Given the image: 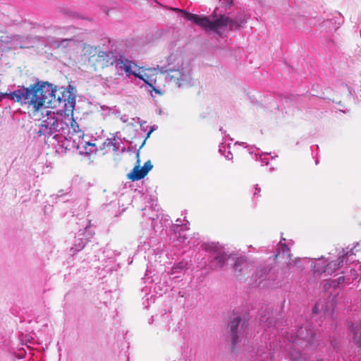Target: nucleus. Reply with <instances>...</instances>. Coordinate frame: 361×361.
<instances>
[{
    "label": "nucleus",
    "instance_id": "nucleus-32",
    "mask_svg": "<svg viewBox=\"0 0 361 361\" xmlns=\"http://www.w3.org/2000/svg\"><path fill=\"white\" fill-rule=\"evenodd\" d=\"M185 229H189V228L187 226L186 224H185Z\"/></svg>",
    "mask_w": 361,
    "mask_h": 361
},
{
    "label": "nucleus",
    "instance_id": "nucleus-29",
    "mask_svg": "<svg viewBox=\"0 0 361 361\" xmlns=\"http://www.w3.org/2000/svg\"><path fill=\"white\" fill-rule=\"evenodd\" d=\"M180 223H181V220H180V219H178L176 220V225H177V226H180Z\"/></svg>",
    "mask_w": 361,
    "mask_h": 361
},
{
    "label": "nucleus",
    "instance_id": "nucleus-33",
    "mask_svg": "<svg viewBox=\"0 0 361 361\" xmlns=\"http://www.w3.org/2000/svg\"><path fill=\"white\" fill-rule=\"evenodd\" d=\"M154 222V219L151 220V223L152 224Z\"/></svg>",
    "mask_w": 361,
    "mask_h": 361
},
{
    "label": "nucleus",
    "instance_id": "nucleus-15",
    "mask_svg": "<svg viewBox=\"0 0 361 361\" xmlns=\"http://www.w3.org/2000/svg\"><path fill=\"white\" fill-rule=\"evenodd\" d=\"M347 281V277L345 276H340L338 278L337 280H334V281H331L330 283H328V285L330 286V287H337L341 283H343L345 281Z\"/></svg>",
    "mask_w": 361,
    "mask_h": 361
},
{
    "label": "nucleus",
    "instance_id": "nucleus-23",
    "mask_svg": "<svg viewBox=\"0 0 361 361\" xmlns=\"http://www.w3.org/2000/svg\"><path fill=\"white\" fill-rule=\"evenodd\" d=\"M224 156L228 160L233 159V154H232V153L230 151H228V153L225 154Z\"/></svg>",
    "mask_w": 361,
    "mask_h": 361
},
{
    "label": "nucleus",
    "instance_id": "nucleus-28",
    "mask_svg": "<svg viewBox=\"0 0 361 361\" xmlns=\"http://www.w3.org/2000/svg\"><path fill=\"white\" fill-rule=\"evenodd\" d=\"M136 156H137V163L139 164V162H140V160H139V151H137Z\"/></svg>",
    "mask_w": 361,
    "mask_h": 361
},
{
    "label": "nucleus",
    "instance_id": "nucleus-16",
    "mask_svg": "<svg viewBox=\"0 0 361 361\" xmlns=\"http://www.w3.org/2000/svg\"><path fill=\"white\" fill-rule=\"evenodd\" d=\"M85 245V242L83 240H80L78 244L75 245V247H73L72 250H74V252H78L81 250Z\"/></svg>",
    "mask_w": 361,
    "mask_h": 361
},
{
    "label": "nucleus",
    "instance_id": "nucleus-17",
    "mask_svg": "<svg viewBox=\"0 0 361 361\" xmlns=\"http://www.w3.org/2000/svg\"><path fill=\"white\" fill-rule=\"evenodd\" d=\"M186 264L184 262H180L173 268V272L174 274L177 272L178 269L183 270L185 268Z\"/></svg>",
    "mask_w": 361,
    "mask_h": 361
},
{
    "label": "nucleus",
    "instance_id": "nucleus-3",
    "mask_svg": "<svg viewBox=\"0 0 361 361\" xmlns=\"http://www.w3.org/2000/svg\"><path fill=\"white\" fill-rule=\"evenodd\" d=\"M172 9L176 12L182 13L185 18L193 22L207 32L212 31L219 33L220 31L224 29H232V27L236 24L232 18L225 15L217 16L216 14H214L211 17H207L190 13L180 8Z\"/></svg>",
    "mask_w": 361,
    "mask_h": 361
},
{
    "label": "nucleus",
    "instance_id": "nucleus-13",
    "mask_svg": "<svg viewBox=\"0 0 361 361\" xmlns=\"http://www.w3.org/2000/svg\"><path fill=\"white\" fill-rule=\"evenodd\" d=\"M240 322V318L237 317L231 322L230 329L232 336V342L233 344H236L238 343V329Z\"/></svg>",
    "mask_w": 361,
    "mask_h": 361
},
{
    "label": "nucleus",
    "instance_id": "nucleus-8",
    "mask_svg": "<svg viewBox=\"0 0 361 361\" xmlns=\"http://www.w3.org/2000/svg\"><path fill=\"white\" fill-rule=\"evenodd\" d=\"M204 247L206 250L217 254L215 259L212 262V267L216 269L221 268L225 264L228 256L219 250V243H212L209 244H205Z\"/></svg>",
    "mask_w": 361,
    "mask_h": 361
},
{
    "label": "nucleus",
    "instance_id": "nucleus-12",
    "mask_svg": "<svg viewBox=\"0 0 361 361\" xmlns=\"http://www.w3.org/2000/svg\"><path fill=\"white\" fill-rule=\"evenodd\" d=\"M152 168L153 165L149 160L146 161L140 168H139V166H137V180L143 178Z\"/></svg>",
    "mask_w": 361,
    "mask_h": 361
},
{
    "label": "nucleus",
    "instance_id": "nucleus-6",
    "mask_svg": "<svg viewBox=\"0 0 361 361\" xmlns=\"http://www.w3.org/2000/svg\"><path fill=\"white\" fill-rule=\"evenodd\" d=\"M126 145H129L128 146V151L131 152L132 148L130 147L129 142L126 140L125 137H122L120 132H116L111 134L110 137L104 142L102 149L106 153L111 151L114 152H118L119 151L123 152L126 149Z\"/></svg>",
    "mask_w": 361,
    "mask_h": 361
},
{
    "label": "nucleus",
    "instance_id": "nucleus-4",
    "mask_svg": "<svg viewBox=\"0 0 361 361\" xmlns=\"http://www.w3.org/2000/svg\"><path fill=\"white\" fill-rule=\"evenodd\" d=\"M160 67L157 66L154 68L139 67L137 68V78L143 81V84L140 85L137 81V85L140 89L149 92L152 97L155 95L162 96L165 93L164 88L157 84V75L160 73Z\"/></svg>",
    "mask_w": 361,
    "mask_h": 361
},
{
    "label": "nucleus",
    "instance_id": "nucleus-1",
    "mask_svg": "<svg viewBox=\"0 0 361 361\" xmlns=\"http://www.w3.org/2000/svg\"><path fill=\"white\" fill-rule=\"evenodd\" d=\"M75 99H68L65 102L63 111L48 110L35 120L40 121L37 134L47 139L61 143L71 140L73 136L77 137L82 135V130L73 118Z\"/></svg>",
    "mask_w": 361,
    "mask_h": 361
},
{
    "label": "nucleus",
    "instance_id": "nucleus-2",
    "mask_svg": "<svg viewBox=\"0 0 361 361\" xmlns=\"http://www.w3.org/2000/svg\"><path fill=\"white\" fill-rule=\"evenodd\" d=\"M56 90L47 82H37L28 87H22L10 92L8 98L27 106L33 119L49 110L48 106L56 101Z\"/></svg>",
    "mask_w": 361,
    "mask_h": 361
},
{
    "label": "nucleus",
    "instance_id": "nucleus-7",
    "mask_svg": "<svg viewBox=\"0 0 361 361\" xmlns=\"http://www.w3.org/2000/svg\"><path fill=\"white\" fill-rule=\"evenodd\" d=\"M84 134L82 132V135L77 137V136H73L71 140L73 143V147H77L79 150L80 154H85L87 155H90L97 152V148L96 145L93 142H90L83 140Z\"/></svg>",
    "mask_w": 361,
    "mask_h": 361
},
{
    "label": "nucleus",
    "instance_id": "nucleus-20",
    "mask_svg": "<svg viewBox=\"0 0 361 361\" xmlns=\"http://www.w3.org/2000/svg\"><path fill=\"white\" fill-rule=\"evenodd\" d=\"M227 147L224 145V144H221L220 146H219V152L222 154H225L226 152V149H227Z\"/></svg>",
    "mask_w": 361,
    "mask_h": 361
},
{
    "label": "nucleus",
    "instance_id": "nucleus-25",
    "mask_svg": "<svg viewBox=\"0 0 361 361\" xmlns=\"http://www.w3.org/2000/svg\"><path fill=\"white\" fill-rule=\"evenodd\" d=\"M290 356L292 357V359L294 360V361H298L299 360V357H296V356H294L293 353H292L290 354Z\"/></svg>",
    "mask_w": 361,
    "mask_h": 361
},
{
    "label": "nucleus",
    "instance_id": "nucleus-19",
    "mask_svg": "<svg viewBox=\"0 0 361 361\" xmlns=\"http://www.w3.org/2000/svg\"><path fill=\"white\" fill-rule=\"evenodd\" d=\"M128 178L133 181L135 180V166H134L131 171L128 174Z\"/></svg>",
    "mask_w": 361,
    "mask_h": 361
},
{
    "label": "nucleus",
    "instance_id": "nucleus-11",
    "mask_svg": "<svg viewBox=\"0 0 361 361\" xmlns=\"http://www.w3.org/2000/svg\"><path fill=\"white\" fill-rule=\"evenodd\" d=\"M156 128L149 126L147 125L146 122L140 123V130L142 131L143 133L141 132H139V136H140L142 138H144V140L140 146V147H142L145 145L146 140L147 138L149 137L151 133L155 130Z\"/></svg>",
    "mask_w": 361,
    "mask_h": 361
},
{
    "label": "nucleus",
    "instance_id": "nucleus-22",
    "mask_svg": "<svg viewBox=\"0 0 361 361\" xmlns=\"http://www.w3.org/2000/svg\"><path fill=\"white\" fill-rule=\"evenodd\" d=\"M243 263V259H239L236 262L234 266L235 270H238V266Z\"/></svg>",
    "mask_w": 361,
    "mask_h": 361
},
{
    "label": "nucleus",
    "instance_id": "nucleus-18",
    "mask_svg": "<svg viewBox=\"0 0 361 361\" xmlns=\"http://www.w3.org/2000/svg\"><path fill=\"white\" fill-rule=\"evenodd\" d=\"M350 274L352 277L348 276L347 277V282L350 283L351 281H353L357 278V271L355 269L350 270Z\"/></svg>",
    "mask_w": 361,
    "mask_h": 361
},
{
    "label": "nucleus",
    "instance_id": "nucleus-27",
    "mask_svg": "<svg viewBox=\"0 0 361 361\" xmlns=\"http://www.w3.org/2000/svg\"><path fill=\"white\" fill-rule=\"evenodd\" d=\"M121 119L123 121V122L126 123L127 121H128V119L127 118H126V116H123L121 118Z\"/></svg>",
    "mask_w": 361,
    "mask_h": 361
},
{
    "label": "nucleus",
    "instance_id": "nucleus-24",
    "mask_svg": "<svg viewBox=\"0 0 361 361\" xmlns=\"http://www.w3.org/2000/svg\"><path fill=\"white\" fill-rule=\"evenodd\" d=\"M107 56H108L107 54L104 51H100V52H99V54H98V56L99 58H104Z\"/></svg>",
    "mask_w": 361,
    "mask_h": 361
},
{
    "label": "nucleus",
    "instance_id": "nucleus-14",
    "mask_svg": "<svg viewBox=\"0 0 361 361\" xmlns=\"http://www.w3.org/2000/svg\"><path fill=\"white\" fill-rule=\"evenodd\" d=\"M333 307V304L331 303L330 305H326L325 303L324 300H320L319 301L314 307V312L315 313L319 312H324V313H327L331 310V309Z\"/></svg>",
    "mask_w": 361,
    "mask_h": 361
},
{
    "label": "nucleus",
    "instance_id": "nucleus-21",
    "mask_svg": "<svg viewBox=\"0 0 361 361\" xmlns=\"http://www.w3.org/2000/svg\"><path fill=\"white\" fill-rule=\"evenodd\" d=\"M280 243H281V252L283 254H284L285 252H287L288 251H289V247L286 244H282L281 242ZM281 252H279V254L281 253Z\"/></svg>",
    "mask_w": 361,
    "mask_h": 361
},
{
    "label": "nucleus",
    "instance_id": "nucleus-10",
    "mask_svg": "<svg viewBox=\"0 0 361 361\" xmlns=\"http://www.w3.org/2000/svg\"><path fill=\"white\" fill-rule=\"evenodd\" d=\"M345 258V257L343 256L341 258H339V262L338 263L336 262H331L327 264L325 268H319L315 265L314 267V270L315 272H327L329 274H331L336 270L337 267L339 266L341 263L343 262Z\"/></svg>",
    "mask_w": 361,
    "mask_h": 361
},
{
    "label": "nucleus",
    "instance_id": "nucleus-9",
    "mask_svg": "<svg viewBox=\"0 0 361 361\" xmlns=\"http://www.w3.org/2000/svg\"><path fill=\"white\" fill-rule=\"evenodd\" d=\"M133 66V61H129L128 59L123 57H121L118 60L116 61V68L117 71L119 72V74H122L123 73H124L127 75H135V73L132 70Z\"/></svg>",
    "mask_w": 361,
    "mask_h": 361
},
{
    "label": "nucleus",
    "instance_id": "nucleus-5",
    "mask_svg": "<svg viewBox=\"0 0 361 361\" xmlns=\"http://www.w3.org/2000/svg\"><path fill=\"white\" fill-rule=\"evenodd\" d=\"M167 74L171 82L178 87H188L192 82V70L188 63L178 61L176 67H161L160 74Z\"/></svg>",
    "mask_w": 361,
    "mask_h": 361
},
{
    "label": "nucleus",
    "instance_id": "nucleus-30",
    "mask_svg": "<svg viewBox=\"0 0 361 361\" xmlns=\"http://www.w3.org/2000/svg\"><path fill=\"white\" fill-rule=\"evenodd\" d=\"M227 1L229 6H231L233 4V0H228Z\"/></svg>",
    "mask_w": 361,
    "mask_h": 361
},
{
    "label": "nucleus",
    "instance_id": "nucleus-26",
    "mask_svg": "<svg viewBox=\"0 0 361 361\" xmlns=\"http://www.w3.org/2000/svg\"><path fill=\"white\" fill-rule=\"evenodd\" d=\"M303 329L302 328H300V329L298 331V336H302V334H303Z\"/></svg>",
    "mask_w": 361,
    "mask_h": 361
},
{
    "label": "nucleus",
    "instance_id": "nucleus-31",
    "mask_svg": "<svg viewBox=\"0 0 361 361\" xmlns=\"http://www.w3.org/2000/svg\"><path fill=\"white\" fill-rule=\"evenodd\" d=\"M93 47H90V46H87L85 47V49H92Z\"/></svg>",
    "mask_w": 361,
    "mask_h": 361
}]
</instances>
